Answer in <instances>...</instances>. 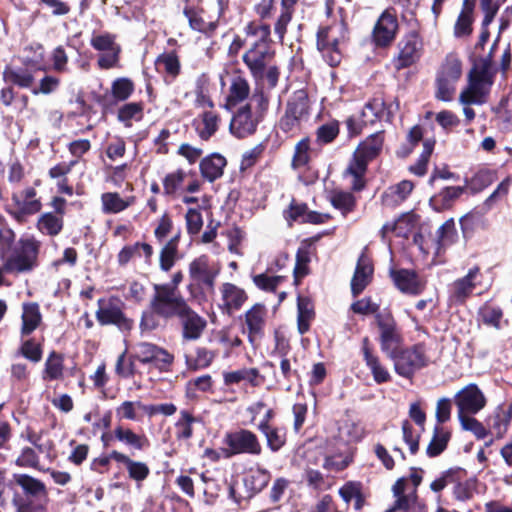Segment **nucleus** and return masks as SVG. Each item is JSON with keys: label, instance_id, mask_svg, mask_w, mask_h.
I'll use <instances>...</instances> for the list:
<instances>
[{"label": "nucleus", "instance_id": "f257e3e1", "mask_svg": "<svg viewBox=\"0 0 512 512\" xmlns=\"http://www.w3.org/2000/svg\"><path fill=\"white\" fill-rule=\"evenodd\" d=\"M245 31L247 36H255L257 39L250 49L244 53L243 62L255 79L262 80L264 70L274 57V51L269 44L270 26L250 22Z\"/></svg>", "mask_w": 512, "mask_h": 512}, {"label": "nucleus", "instance_id": "f03ea898", "mask_svg": "<svg viewBox=\"0 0 512 512\" xmlns=\"http://www.w3.org/2000/svg\"><path fill=\"white\" fill-rule=\"evenodd\" d=\"M383 143V132H376L357 146L346 169V174L352 177L351 186L354 191H361L364 188V175L367 171V165L380 154Z\"/></svg>", "mask_w": 512, "mask_h": 512}, {"label": "nucleus", "instance_id": "7ed1b4c3", "mask_svg": "<svg viewBox=\"0 0 512 512\" xmlns=\"http://www.w3.org/2000/svg\"><path fill=\"white\" fill-rule=\"evenodd\" d=\"M493 83L494 74L489 66H476L469 72L467 86L459 94V103L466 106L486 103Z\"/></svg>", "mask_w": 512, "mask_h": 512}, {"label": "nucleus", "instance_id": "20e7f679", "mask_svg": "<svg viewBox=\"0 0 512 512\" xmlns=\"http://www.w3.org/2000/svg\"><path fill=\"white\" fill-rule=\"evenodd\" d=\"M347 39L346 24L340 20L321 28L317 33V47L330 66H337L342 60L340 45Z\"/></svg>", "mask_w": 512, "mask_h": 512}, {"label": "nucleus", "instance_id": "39448f33", "mask_svg": "<svg viewBox=\"0 0 512 512\" xmlns=\"http://www.w3.org/2000/svg\"><path fill=\"white\" fill-rule=\"evenodd\" d=\"M40 241L34 237H22L18 248L4 260V270L8 274H20L32 271L37 266Z\"/></svg>", "mask_w": 512, "mask_h": 512}, {"label": "nucleus", "instance_id": "423d86ee", "mask_svg": "<svg viewBox=\"0 0 512 512\" xmlns=\"http://www.w3.org/2000/svg\"><path fill=\"white\" fill-rule=\"evenodd\" d=\"M154 294L150 300V308L159 317L171 319L179 317L188 306L186 299L179 291H174L173 287L153 286Z\"/></svg>", "mask_w": 512, "mask_h": 512}, {"label": "nucleus", "instance_id": "0eeeda50", "mask_svg": "<svg viewBox=\"0 0 512 512\" xmlns=\"http://www.w3.org/2000/svg\"><path fill=\"white\" fill-rule=\"evenodd\" d=\"M462 74L461 61L455 54L446 56L436 75L435 97L444 102H450L456 89V83Z\"/></svg>", "mask_w": 512, "mask_h": 512}, {"label": "nucleus", "instance_id": "6e6552de", "mask_svg": "<svg viewBox=\"0 0 512 512\" xmlns=\"http://www.w3.org/2000/svg\"><path fill=\"white\" fill-rule=\"evenodd\" d=\"M397 374L405 378H411L416 371L426 367L429 358L423 344H417L402 351H398L391 357Z\"/></svg>", "mask_w": 512, "mask_h": 512}, {"label": "nucleus", "instance_id": "1a4fd4ad", "mask_svg": "<svg viewBox=\"0 0 512 512\" xmlns=\"http://www.w3.org/2000/svg\"><path fill=\"white\" fill-rule=\"evenodd\" d=\"M223 443L226 457L238 454L259 455L262 451L261 444L255 433L247 429H238L225 434Z\"/></svg>", "mask_w": 512, "mask_h": 512}, {"label": "nucleus", "instance_id": "9d476101", "mask_svg": "<svg viewBox=\"0 0 512 512\" xmlns=\"http://www.w3.org/2000/svg\"><path fill=\"white\" fill-rule=\"evenodd\" d=\"M134 357L142 364H152L161 372H168L174 362V356L166 349L149 342H140L134 346Z\"/></svg>", "mask_w": 512, "mask_h": 512}, {"label": "nucleus", "instance_id": "9b49d317", "mask_svg": "<svg viewBox=\"0 0 512 512\" xmlns=\"http://www.w3.org/2000/svg\"><path fill=\"white\" fill-rule=\"evenodd\" d=\"M376 322L380 330L381 350L390 358L398 352L402 344V335L397 327L396 321L390 313L377 314Z\"/></svg>", "mask_w": 512, "mask_h": 512}, {"label": "nucleus", "instance_id": "f8f14e48", "mask_svg": "<svg viewBox=\"0 0 512 512\" xmlns=\"http://www.w3.org/2000/svg\"><path fill=\"white\" fill-rule=\"evenodd\" d=\"M96 319L101 325H116L123 331L133 326V321L124 315L121 302L116 298L98 300Z\"/></svg>", "mask_w": 512, "mask_h": 512}, {"label": "nucleus", "instance_id": "ddd939ff", "mask_svg": "<svg viewBox=\"0 0 512 512\" xmlns=\"http://www.w3.org/2000/svg\"><path fill=\"white\" fill-rule=\"evenodd\" d=\"M90 45L95 50L103 52L98 58V65L102 69H110L117 65L121 48L115 41V35L110 33L93 35Z\"/></svg>", "mask_w": 512, "mask_h": 512}, {"label": "nucleus", "instance_id": "4468645a", "mask_svg": "<svg viewBox=\"0 0 512 512\" xmlns=\"http://www.w3.org/2000/svg\"><path fill=\"white\" fill-rule=\"evenodd\" d=\"M458 416L476 414L486 405V398L476 384H469L459 390L454 397Z\"/></svg>", "mask_w": 512, "mask_h": 512}, {"label": "nucleus", "instance_id": "2eb2a0df", "mask_svg": "<svg viewBox=\"0 0 512 512\" xmlns=\"http://www.w3.org/2000/svg\"><path fill=\"white\" fill-rule=\"evenodd\" d=\"M268 311L263 304L256 303L244 314L243 333L247 334L248 341L254 345L264 334Z\"/></svg>", "mask_w": 512, "mask_h": 512}, {"label": "nucleus", "instance_id": "dca6fc26", "mask_svg": "<svg viewBox=\"0 0 512 512\" xmlns=\"http://www.w3.org/2000/svg\"><path fill=\"white\" fill-rule=\"evenodd\" d=\"M219 292L218 307L222 313L227 315H232L235 311H238L248 299L244 289L230 282L223 283L219 287Z\"/></svg>", "mask_w": 512, "mask_h": 512}, {"label": "nucleus", "instance_id": "f3484780", "mask_svg": "<svg viewBox=\"0 0 512 512\" xmlns=\"http://www.w3.org/2000/svg\"><path fill=\"white\" fill-rule=\"evenodd\" d=\"M220 272L218 265L212 264L208 256L201 255L189 264V276L197 284H204L209 288L214 286L216 277Z\"/></svg>", "mask_w": 512, "mask_h": 512}, {"label": "nucleus", "instance_id": "a211bd4d", "mask_svg": "<svg viewBox=\"0 0 512 512\" xmlns=\"http://www.w3.org/2000/svg\"><path fill=\"white\" fill-rule=\"evenodd\" d=\"M398 30V21L395 13L385 10L378 18L373 29V41L377 46H387L395 38Z\"/></svg>", "mask_w": 512, "mask_h": 512}, {"label": "nucleus", "instance_id": "6ab92c4d", "mask_svg": "<svg viewBox=\"0 0 512 512\" xmlns=\"http://www.w3.org/2000/svg\"><path fill=\"white\" fill-rule=\"evenodd\" d=\"M480 271L474 267L468 273L450 285L449 301L455 304H462L472 294L479 281Z\"/></svg>", "mask_w": 512, "mask_h": 512}, {"label": "nucleus", "instance_id": "aec40b11", "mask_svg": "<svg viewBox=\"0 0 512 512\" xmlns=\"http://www.w3.org/2000/svg\"><path fill=\"white\" fill-rule=\"evenodd\" d=\"M13 481L21 487L23 494L27 498L39 501L42 504L48 503V490L46 485L39 479L28 474L16 473L13 474Z\"/></svg>", "mask_w": 512, "mask_h": 512}, {"label": "nucleus", "instance_id": "412c9836", "mask_svg": "<svg viewBox=\"0 0 512 512\" xmlns=\"http://www.w3.org/2000/svg\"><path fill=\"white\" fill-rule=\"evenodd\" d=\"M178 318L182 326V337L185 340L199 339L207 326L206 320L189 305Z\"/></svg>", "mask_w": 512, "mask_h": 512}, {"label": "nucleus", "instance_id": "4be33fe9", "mask_svg": "<svg viewBox=\"0 0 512 512\" xmlns=\"http://www.w3.org/2000/svg\"><path fill=\"white\" fill-rule=\"evenodd\" d=\"M373 264L371 259L362 252L358 258L353 277L351 279V292L358 296L369 285L373 277Z\"/></svg>", "mask_w": 512, "mask_h": 512}, {"label": "nucleus", "instance_id": "5701e85b", "mask_svg": "<svg viewBox=\"0 0 512 512\" xmlns=\"http://www.w3.org/2000/svg\"><path fill=\"white\" fill-rule=\"evenodd\" d=\"M259 118L249 110L241 107L230 122V131L238 138H244L255 132Z\"/></svg>", "mask_w": 512, "mask_h": 512}, {"label": "nucleus", "instance_id": "b1692460", "mask_svg": "<svg viewBox=\"0 0 512 512\" xmlns=\"http://www.w3.org/2000/svg\"><path fill=\"white\" fill-rule=\"evenodd\" d=\"M399 47L400 51L395 61V66L397 69H402L419 59L422 43L419 37L412 33L400 42Z\"/></svg>", "mask_w": 512, "mask_h": 512}, {"label": "nucleus", "instance_id": "393cba45", "mask_svg": "<svg viewBox=\"0 0 512 512\" xmlns=\"http://www.w3.org/2000/svg\"><path fill=\"white\" fill-rule=\"evenodd\" d=\"M390 276L395 286L403 293L417 295L424 289L423 281L414 271L390 269Z\"/></svg>", "mask_w": 512, "mask_h": 512}, {"label": "nucleus", "instance_id": "a878e982", "mask_svg": "<svg viewBox=\"0 0 512 512\" xmlns=\"http://www.w3.org/2000/svg\"><path fill=\"white\" fill-rule=\"evenodd\" d=\"M264 380V376L257 368H241L223 372V381L226 386L246 382L252 387H258L263 384Z\"/></svg>", "mask_w": 512, "mask_h": 512}, {"label": "nucleus", "instance_id": "bb28decb", "mask_svg": "<svg viewBox=\"0 0 512 512\" xmlns=\"http://www.w3.org/2000/svg\"><path fill=\"white\" fill-rule=\"evenodd\" d=\"M512 419V404L508 406H499L488 419V433L495 435L496 438H502L507 432Z\"/></svg>", "mask_w": 512, "mask_h": 512}, {"label": "nucleus", "instance_id": "cd10ccee", "mask_svg": "<svg viewBox=\"0 0 512 512\" xmlns=\"http://www.w3.org/2000/svg\"><path fill=\"white\" fill-rule=\"evenodd\" d=\"M12 200L17 206L20 215H32L39 212L42 208L34 188H26L19 193H14Z\"/></svg>", "mask_w": 512, "mask_h": 512}, {"label": "nucleus", "instance_id": "c85d7f7f", "mask_svg": "<svg viewBox=\"0 0 512 512\" xmlns=\"http://www.w3.org/2000/svg\"><path fill=\"white\" fill-rule=\"evenodd\" d=\"M414 189V184L403 180L390 186L382 195V203L387 207H395L405 201Z\"/></svg>", "mask_w": 512, "mask_h": 512}, {"label": "nucleus", "instance_id": "c756f323", "mask_svg": "<svg viewBox=\"0 0 512 512\" xmlns=\"http://www.w3.org/2000/svg\"><path fill=\"white\" fill-rule=\"evenodd\" d=\"M22 336L30 335L41 323L42 315L39 305L35 302L23 303L22 305Z\"/></svg>", "mask_w": 512, "mask_h": 512}, {"label": "nucleus", "instance_id": "7c9ffc66", "mask_svg": "<svg viewBox=\"0 0 512 512\" xmlns=\"http://www.w3.org/2000/svg\"><path fill=\"white\" fill-rule=\"evenodd\" d=\"M226 166V159L220 154H212L200 162V171L203 178L209 182L220 178Z\"/></svg>", "mask_w": 512, "mask_h": 512}, {"label": "nucleus", "instance_id": "2f4dec72", "mask_svg": "<svg viewBox=\"0 0 512 512\" xmlns=\"http://www.w3.org/2000/svg\"><path fill=\"white\" fill-rule=\"evenodd\" d=\"M464 190L465 188L460 186L447 187L431 197L430 205L438 212L446 210L463 194Z\"/></svg>", "mask_w": 512, "mask_h": 512}, {"label": "nucleus", "instance_id": "473e14b6", "mask_svg": "<svg viewBox=\"0 0 512 512\" xmlns=\"http://www.w3.org/2000/svg\"><path fill=\"white\" fill-rule=\"evenodd\" d=\"M114 436L119 442L136 450H143L149 445L145 435L137 434L132 429L122 425L114 429Z\"/></svg>", "mask_w": 512, "mask_h": 512}, {"label": "nucleus", "instance_id": "72a5a7b5", "mask_svg": "<svg viewBox=\"0 0 512 512\" xmlns=\"http://www.w3.org/2000/svg\"><path fill=\"white\" fill-rule=\"evenodd\" d=\"M102 211L106 214H116L124 211L134 203V197L122 198L116 192H106L101 195Z\"/></svg>", "mask_w": 512, "mask_h": 512}, {"label": "nucleus", "instance_id": "f704fd0d", "mask_svg": "<svg viewBox=\"0 0 512 512\" xmlns=\"http://www.w3.org/2000/svg\"><path fill=\"white\" fill-rule=\"evenodd\" d=\"M63 226V217L52 212L41 214L36 223V227L40 233L51 237L60 234Z\"/></svg>", "mask_w": 512, "mask_h": 512}, {"label": "nucleus", "instance_id": "c9c22d12", "mask_svg": "<svg viewBox=\"0 0 512 512\" xmlns=\"http://www.w3.org/2000/svg\"><path fill=\"white\" fill-rule=\"evenodd\" d=\"M3 80L20 88H31L35 78L28 69L6 67L3 71Z\"/></svg>", "mask_w": 512, "mask_h": 512}, {"label": "nucleus", "instance_id": "e433bc0d", "mask_svg": "<svg viewBox=\"0 0 512 512\" xmlns=\"http://www.w3.org/2000/svg\"><path fill=\"white\" fill-rule=\"evenodd\" d=\"M64 375V357L63 355L51 352L44 364L42 378L45 381L60 380Z\"/></svg>", "mask_w": 512, "mask_h": 512}, {"label": "nucleus", "instance_id": "4c0bfd02", "mask_svg": "<svg viewBox=\"0 0 512 512\" xmlns=\"http://www.w3.org/2000/svg\"><path fill=\"white\" fill-rule=\"evenodd\" d=\"M259 430L265 435L267 446L274 452L280 450L286 442L285 430L270 426L267 421H261Z\"/></svg>", "mask_w": 512, "mask_h": 512}, {"label": "nucleus", "instance_id": "58836bf2", "mask_svg": "<svg viewBox=\"0 0 512 512\" xmlns=\"http://www.w3.org/2000/svg\"><path fill=\"white\" fill-rule=\"evenodd\" d=\"M158 71H163L172 79H175L181 70L180 60L173 51L160 54L155 61Z\"/></svg>", "mask_w": 512, "mask_h": 512}, {"label": "nucleus", "instance_id": "ea45409f", "mask_svg": "<svg viewBox=\"0 0 512 512\" xmlns=\"http://www.w3.org/2000/svg\"><path fill=\"white\" fill-rule=\"evenodd\" d=\"M269 480L270 473L266 469L257 467L247 472L244 484L252 493H258L267 486Z\"/></svg>", "mask_w": 512, "mask_h": 512}, {"label": "nucleus", "instance_id": "a19ab883", "mask_svg": "<svg viewBox=\"0 0 512 512\" xmlns=\"http://www.w3.org/2000/svg\"><path fill=\"white\" fill-rule=\"evenodd\" d=\"M197 419L187 410H181L175 422V437L177 440H189L193 436V424Z\"/></svg>", "mask_w": 512, "mask_h": 512}, {"label": "nucleus", "instance_id": "79ce46f5", "mask_svg": "<svg viewBox=\"0 0 512 512\" xmlns=\"http://www.w3.org/2000/svg\"><path fill=\"white\" fill-rule=\"evenodd\" d=\"M457 239V231L453 218L445 221L436 231L437 253L453 244Z\"/></svg>", "mask_w": 512, "mask_h": 512}, {"label": "nucleus", "instance_id": "37998d69", "mask_svg": "<svg viewBox=\"0 0 512 512\" xmlns=\"http://www.w3.org/2000/svg\"><path fill=\"white\" fill-rule=\"evenodd\" d=\"M219 117L209 110L204 111L197 124L198 135L203 140H208L218 129Z\"/></svg>", "mask_w": 512, "mask_h": 512}, {"label": "nucleus", "instance_id": "c03bdc74", "mask_svg": "<svg viewBox=\"0 0 512 512\" xmlns=\"http://www.w3.org/2000/svg\"><path fill=\"white\" fill-rule=\"evenodd\" d=\"M285 113L303 121L308 116V99L303 91H298L288 101Z\"/></svg>", "mask_w": 512, "mask_h": 512}, {"label": "nucleus", "instance_id": "a18cd8bd", "mask_svg": "<svg viewBox=\"0 0 512 512\" xmlns=\"http://www.w3.org/2000/svg\"><path fill=\"white\" fill-rule=\"evenodd\" d=\"M329 201L331 205L341 211L344 216L352 212L356 205L355 197L350 192L341 190L332 191L329 196Z\"/></svg>", "mask_w": 512, "mask_h": 512}, {"label": "nucleus", "instance_id": "49530a36", "mask_svg": "<svg viewBox=\"0 0 512 512\" xmlns=\"http://www.w3.org/2000/svg\"><path fill=\"white\" fill-rule=\"evenodd\" d=\"M367 342H368V339L365 338L363 350H364V359L366 361V364L370 368V370L373 374L374 380L377 383L387 382L390 379V374L387 371V369L384 368L380 364L379 359L370 352V350L366 346Z\"/></svg>", "mask_w": 512, "mask_h": 512}, {"label": "nucleus", "instance_id": "de8ad7c7", "mask_svg": "<svg viewBox=\"0 0 512 512\" xmlns=\"http://www.w3.org/2000/svg\"><path fill=\"white\" fill-rule=\"evenodd\" d=\"M297 326L300 334H305L310 328V322L314 318V310L307 298H298Z\"/></svg>", "mask_w": 512, "mask_h": 512}, {"label": "nucleus", "instance_id": "09e8293b", "mask_svg": "<svg viewBox=\"0 0 512 512\" xmlns=\"http://www.w3.org/2000/svg\"><path fill=\"white\" fill-rule=\"evenodd\" d=\"M184 15L189 21L190 27L201 33H209L215 30L216 24L212 21H206L202 16V11L194 8H185Z\"/></svg>", "mask_w": 512, "mask_h": 512}, {"label": "nucleus", "instance_id": "8fccbe9b", "mask_svg": "<svg viewBox=\"0 0 512 512\" xmlns=\"http://www.w3.org/2000/svg\"><path fill=\"white\" fill-rule=\"evenodd\" d=\"M449 439V431L439 425H436L433 437L427 447V454L430 457H435L441 454L446 449Z\"/></svg>", "mask_w": 512, "mask_h": 512}, {"label": "nucleus", "instance_id": "3c124183", "mask_svg": "<svg viewBox=\"0 0 512 512\" xmlns=\"http://www.w3.org/2000/svg\"><path fill=\"white\" fill-rule=\"evenodd\" d=\"M249 92L250 87L246 79L240 76L233 78L227 98L228 104L236 105L242 102L249 96Z\"/></svg>", "mask_w": 512, "mask_h": 512}, {"label": "nucleus", "instance_id": "603ef678", "mask_svg": "<svg viewBox=\"0 0 512 512\" xmlns=\"http://www.w3.org/2000/svg\"><path fill=\"white\" fill-rule=\"evenodd\" d=\"M473 9L472 7H464L460 12L457 21L454 25V35L457 38L468 37L472 33L473 24Z\"/></svg>", "mask_w": 512, "mask_h": 512}, {"label": "nucleus", "instance_id": "864d4df0", "mask_svg": "<svg viewBox=\"0 0 512 512\" xmlns=\"http://www.w3.org/2000/svg\"><path fill=\"white\" fill-rule=\"evenodd\" d=\"M178 237L172 238L161 249L159 262L160 268L164 272H168L174 266L177 254Z\"/></svg>", "mask_w": 512, "mask_h": 512}, {"label": "nucleus", "instance_id": "5fc2aeb1", "mask_svg": "<svg viewBox=\"0 0 512 512\" xmlns=\"http://www.w3.org/2000/svg\"><path fill=\"white\" fill-rule=\"evenodd\" d=\"M339 435L347 443L358 442L364 437V429L358 423L346 421L339 428Z\"/></svg>", "mask_w": 512, "mask_h": 512}, {"label": "nucleus", "instance_id": "6e6d98bb", "mask_svg": "<svg viewBox=\"0 0 512 512\" xmlns=\"http://www.w3.org/2000/svg\"><path fill=\"white\" fill-rule=\"evenodd\" d=\"M383 107V101L381 99L375 98L367 102L358 115L363 119V122H366L367 124H373L380 117V114L383 111Z\"/></svg>", "mask_w": 512, "mask_h": 512}, {"label": "nucleus", "instance_id": "4d7b16f0", "mask_svg": "<svg viewBox=\"0 0 512 512\" xmlns=\"http://www.w3.org/2000/svg\"><path fill=\"white\" fill-rule=\"evenodd\" d=\"M268 97L263 92L262 88H257L249 98V101L245 107H249L259 119L268 108Z\"/></svg>", "mask_w": 512, "mask_h": 512}, {"label": "nucleus", "instance_id": "13d9d810", "mask_svg": "<svg viewBox=\"0 0 512 512\" xmlns=\"http://www.w3.org/2000/svg\"><path fill=\"white\" fill-rule=\"evenodd\" d=\"M309 151L310 145L308 138H303L296 144L292 159V167L294 169L303 168L308 164L310 160Z\"/></svg>", "mask_w": 512, "mask_h": 512}, {"label": "nucleus", "instance_id": "bf43d9fd", "mask_svg": "<svg viewBox=\"0 0 512 512\" xmlns=\"http://www.w3.org/2000/svg\"><path fill=\"white\" fill-rule=\"evenodd\" d=\"M434 148V141L425 140L423 143V151L417 162L410 166L409 170L418 176H423L427 171V164Z\"/></svg>", "mask_w": 512, "mask_h": 512}, {"label": "nucleus", "instance_id": "052dcab7", "mask_svg": "<svg viewBox=\"0 0 512 512\" xmlns=\"http://www.w3.org/2000/svg\"><path fill=\"white\" fill-rule=\"evenodd\" d=\"M473 414L458 416L461 427L473 433L478 439H483L488 435V430L476 418L472 417Z\"/></svg>", "mask_w": 512, "mask_h": 512}, {"label": "nucleus", "instance_id": "680f3d73", "mask_svg": "<svg viewBox=\"0 0 512 512\" xmlns=\"http://www.w3.org/2000/svg\"><path fill=\"white\" fill-rule=\"evenodd\" d=\"M479 316L484 324L493 326L496 329L500 328V320L502 318L500 308L486 304L480 308Z\"/></svg>", "mask_w": 512, "mask_h": 512}, {"label": "nucleus", "instance_id": "e2e57ef3", "mask_svg": "<svg viewBox=\"0 0 512 512\" xmlns=\"http://www.w3.org/2000/svg\"><path fill=\"white\" fill-rule=\"evenodd\" d=\"M283 276H270L267 274H258L253 277L254 284L261 290L274 292L283 282Z\"/></svg>", "mask_w": 512, "mask_h": 512}, {"label": "nucleus", "instance_id": "0e129e2a", "mask_svg": "<svg viewBox=\"0 0 512 512\" xmlns=\"http://www.w3.org/2000/svg\"><path fill=\"white\" fill-rule=\"evenodd\" d=\"M16 235L14 231L7 227L3 226L0 228V259L5 260V258L11 252L12 246L15 242Z\"/></svg>", "mask_w": 512, "mask_h": 512}, {"label": "nucleus", "instance_id": "69168bd1", "mask_svg": "<svg viewBox=\"0 0 512 512\" xmlns=\"http://www.w3.org/2000/svg\"><path fill=\"white\" fill-rule=\"evenodd\" d=\"M133 90V82L127 78H119L112 84V94L117 100H126Z\"/></svg>", "mask_w": 512, "mask_h": 512}, {"label": "nucleus", "instance_id": "338daca9", "mask_svg": "<svg viewBox=\"0 0 512 512\" xmlns=\"http://www.w3.org/2000/svg\"><path fill=\"white\" fill-rule=\"evenodd\" d=\"M20 353L33 363H37L42 359L41 345L36 343L33 339L26 340L22 343Z\"/></svg>", "mask_w": 512, "mask_h": 512}, {"label": "nucleus", "instance_id": "774afa93", "mask_svg": "<svg viewBox=\"0 0 512 512\" xmlns=\"http://www.w3.org/2000/svg\"><path fill=\"white\" fill-rule=\"evenodd\" d=\"M496 114L505 123L507 129H512V95L501 100Z\"/></svg>", "mask_w": 512, "mask_h": 512}]
</instances>
